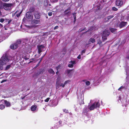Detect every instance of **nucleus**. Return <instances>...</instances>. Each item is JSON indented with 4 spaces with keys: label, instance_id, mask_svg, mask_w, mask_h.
I'll use <instances>...</instances> for the list:
<instances>
[{
    "label": "nucleus",
    "instance_id": "1",
    "mask_svg": "<svg viewBox=\"0 0 129 129\" xmlns=\"http://www.w3.org/2000/svg\"><path fill=\"white\" fill-rule=\"evenodd\" d=\"M8 57L6 54L3 55L0 60V70H2L3 69V65L6 63L7 62L9 61Z\"/></svg>",
    "mask_w": 129,
    "mask_h": 129
},
{
    "label": "nucleus",
    "instance_id": "2",
    "mask_svg": "<svg viewBox=\"0 0 129 129\" xmlns=\"http://www.w3.org/2000/svg\"><path fill=\"white\" fill-rule=\"evenodd\" d=\"M67 121L65 120L62 119L59 121L55 120L54 122V127L57 128L60 127L66 124Z\"/></svg>",
    "mask_w": 129,
    "mask_h": 129
},
{
    "label": "nucleus",
    "instance_id": "3",
    "mask_svg": "<svg viewBox=\"0 0 129 129\" xmlns=\"http://www.w3.org/2000/svg\"><path fill=\"white\" fill-rule=\"evenodd\" d=\"M14 3H3L2 5L3 8L6 10H11L14 6Z\"/></svg>",
    "mask_w": 129,
    "mask_h": 129
},
{
    "label": "nucleus",
    "instance_id": "4",
    "mask_svg": "<svg viewBox=\"0 0 129 129\" xmlns=\"http://www.w3.org/2000/svg\"><path fill=\"white\" fill-rule=\"evenodd\" d=\"M25 16L26 18L32 20L33 19V17L32 14L30 12H27L26 13Z\"/></svg>",
    "mask_w": 129,
    "mask_h": 129
},
{
    "label": "nucleus",
    "instance_id": "5",
    "mask_svg": "<svg viewBox=\"0 0 129 129\" xmlns=\"http://www.w3.org/2000/svg\"><path fill=\"white\" fill-rule=\"evenodd\" d=\"M40 20H37L34 19L31 22V24H32L31 26L34 27L35 26L36 24L40 23Z\"/></svg>",
    "mask_w": 129,
    "mask_h": 129
},
{
    "label": "nucleus",
    "instance_id": "6",
    "mask_svg": "<svg viewBox=\"0 0 129 129\" xmlns=\"http://www.w3.org/2000/svg\"><path fill=\"white\" fill-rule=\"evenodd\" d=\"M115 4L116 6H118V8H120L123 5L122 0H116L115 2Z\"/></svg>",
    "mask_w": 129,
    "mask_h": 129
},
{
    "label": "nucleus",
    "instance_id": "7",
    "mask_svg": "<svg viewBox=\"0 0 129 129\" xmlns=\"http://www.w3.org/2000/svg\"><path fill=\"white\" fill-rule=\"evenodd\" d=\"M41 16V13L38 11H36L34 14L35 18L36 19H39L40 18Z\"/></svg>",
    "mask_w": 129,
    "mask_h": 129
},
{
    "label": "nucleus",
    "instance_id": "8",
    "mask_svg": "<svg viewBox=\"0 0 129 129\" xmlns=\"http://www.w3.org/2000/svg\"><path fill=\"white\" fill-rule=\"evenodd\" d=\"M110 33V31L109 30L105 29L103 31L102 35L103 36L107 37L109 35Z\"/></svg>",
    "mask_w": 129,
    "mask_h": 129
},
{
    "label": "nucleus",
    "instance_id": "9",
    "mask_svg": "<svg viewBox=\"0 0 129 129\" xmlns=\"http://www.w3.org/2000/svg\"><path fill=\"white\" fill-rule=\"evenodd\" d=\"M97 44H99L100 47H101L103 46L104 45L102 43V41L101 40V39L99 37H97Z\"/></svg>",
    "mask_w": 129,
    "mask_h": 129
},
{
    "label": "nucleus",
    "instance_id": "10",
    "mask_svg": "<svg viewBox=\"0 0 129 129\" xmlns=\"http://www.w3.org/2000/svg\"><path fill=\"white\" fill-rule=\"evenodd\" d=\"M127 24V22L123 21H121L119 25L120 28H122L126 26Z\"/></svg>",
    "mask_w": 129,
    "mask_h": 129
},
{
    "label": "nucleus",
    "instance_id": "11",
    "mask_svg": "<svg viewBox=\"0 0 129 129\" xmlns=\"http://www.w3.org/2000/svg\"><path fill=\"white\" fill-rule=\"evenodd\" d=\"M18 47V45L16 43H14L10 45V47L12 49H16Z\"/></svg>",
    "mask_w": 129,
    "mask_h": 129
},
{
    "label": "nucleus",
    "instance_id": "12",
    "mask_svg": "<svg viewBox=\"0 0 129 129\" xmlns=\"http://www.w3.org/2000/svg\"><path fill=\"white\" fill-rule=\"evenodd\" d=\"M88 109L86 107H85L83 109L82 114L84 115H86L87 114Z\"/></svg>",
    "mask_w": 129,
    "mask_h": 129
},
{
    "label": "nucleus",
    "instance_id": "13",
    "mask_svg": "<svg viewBox=\"0 0 129 129\" xmlns=\"http://www.w3.org/2000/svg\"><path fill=\"white\" fill-rule=\"evenodd\" d=\"M1 101H4V103L5 105L7 107H10V106L11 105V103L9 102L7 100H2Z\"/></svg>",
    "mask_w": 129,
    "mask_h": 129
},
{
    "label": "nucleus",
    "instance_id": "14",
    "mask_svg": "<svg viewBox=\"0 0 129 129\" xmlns=\"http://www.w3.org/2000/svg\"><path fill=\"white\" fill-rule=\"evenodd\" d=\"M44 47V46L43 45H41L38 47V53L39 54H40L42 51V48H43Z\"/></svg>",
    "mask_w": 129,
    "mask_h": 129
},
{
    "label": "nucleus",
    "instance_id": "15",
    "mask_svg": "<svg viewBox=\"0 0 129 129\" xmlns=\"http://www.w3.org/2000/svg\"><path fill=\"white\" fill-rule=\"evenodd\" d=\"M95 42V39L92 38H90L88 40V44H90L91 43V42L92 43H94Z\"/></svg>",
    "mask_w": 129,
    "mask_h": 129
},
{
    "label": "nucleus",
    "instance_id": "16",
    "mask_svg": "<svg viewBox=\"0 0 129 129\" xmlns=\"http://www.w3.org/2000/svg\"><path fill=\"white\" fill-rule=\"evenodd\" d=\"M114 17L113 15L110 16H108L105 19V22H108L110 19L113 18Z\"/></svg>",
    "mask_w": 129,
    "mask_h": 129
},
{
    "label": "nucleus",
    "instance_id": "17",
    "mask_svg": "<svg viewBox=\"0 0 129 129\" xmlns=\"http://www.w3.org/2000/svg\"><path fill=\"white\" fill-rule=\"evenodd\" d=\"M109 30L112 33L114 34L116 33V29L115 28L110 27L109 28Z\"/></svg>",
    "mask_w": 129,
    "mask_h": 129
},
{
    "label": "nucleus",
    "instance_id": "18",
    "mask_svg": "<svg viewBox=\"0 0 129 129\" xmlns=\"http://www.w3.org/2000/svg\"><path fill=\"white\" fill-rule=\"evenodd\" d=\"M48 71L50 74H52L53 75H54L55 74V72L52 68L49 69Z\"/></svg>",
    "mask_w": 129,
    "mask_h": 129
},
{
    "label": "nucleus",
    "instance_id": "19",
    "mask_svg": "<svg viewBox=\"0 0 129 129\" xmlns=\"http://www.w3.org/2000/svg\"><path fill=\"white\" fill-rule=\"evenodd\" d=\"M95 108V104L94 103L90 106L89 108V109L90 110H93Z\"/></svg>",
    "mask_w": 129,
    "mask_h": 129
},
{
    "label": "nucleus",
    "instance_id": "20",
    "mask_svg": "<svg viewBox=\"0 0 129 129\" xmlns=\"http://www.w3.org/2000/svg\"><path fill=\"white\" fill-rule=\"evenodd\" d=\"M37 108V106L35 105H34L32 106L31 108V111H34L36 110Z\"/></svg>",
    "mask_w": 129,
    "mask_h": 129
},
{
    "label": "nucleus",
    "instance_id": "21",
    "mask_svg": "<svg viewBox=\"0 0 129 129\" xmlns=\"http://www.w3.org/2000/svg\"><path fill=\"white\" fill-rule=\"evenodd\" d=\"M102 41L104 42L107 39V37L105 36H103L102 35Z\"/></svg>",
    "mask_w": 129,
    "mask_h": 129
},
{
    "label": "nucleus",
    "instance_id": "22",
    "mask_svg": "<svg viewBox=\"0 0 129 129\" xmlns=\"http://www.w3.org/2000/svg\"><path fill=\"white\" fill-rule=\"evenodd\" d=\"M35 10V9L34 7H31L29 9V11L28 12H30L31 13L32 12H34Z\"/></svg>",
    "mask_w": 129,
    "mask_h": 129
},
{
    "label": "nucleus",
    "instance_id": "23",
    "mask_svg": "<svg viewBox=\"0 0 129 129\" xmlns=\"http://www.w3.org/2000/svg\"><path fill=\"white\" fill-rule=\"evenodd\" d=\"M100 106V104L99 102H97L95 104V108H99Z\"/></svg>",
    "mask_w": 129,
    "mask_h": 129
},
{
    "label": "nucleus",
    "instance_id": "24",
    "mask_svg": "<svg viewBox=\"0 0 129 129\" xmlns=\"http://www.w3.org/2000/svg\"><path fill=\"white\" fill-rule=\"evenodd\" d=\"M71 8L69 7L68 9L66 10L64 12V14L65 15H67L69 14L70 13V12H67V11L69 10H70Z\"/></svg>",
    "mask_w": 129,
    "mask_h": 129
},
{
    "label": "nucleus",
    "instance_id": "25",
    "mask_svg": "<svg viewBox=\"0 0 129 129\" xmlns=\"http://www.w3.org/2000/svg\"><path fill=\"white\" fill-rule=\"evenodd\" d=\"M5 108V105L3 104H1L0 105V109L1 110H3Z\"/></svg>",
    "mask_w": 129,
    "mask_h": 129
},
{
    "label": "nucleus",
    "instance_id": "26",
    "mask_svg": "<svg viewBox=\"0 0 129 129\" xmlns=\"http://www.w3.org/2000/svg\"><path fill=\"white\" fill-rule=\"evenodd\" d=\"M21 40L20 39H18L17 40L16 43L18 44H21Z\"/></svg>",
    "mask_w": 129,
    "mask_h": 129
},
{
    "label": "nucleus",
    "instance_id": "27",
    "mask_svg": "<svg viewBox=\"0 0 129 129\" xmlns=\"http://www.w3.org/2000/svg\"><path fill=\"white\" fill-rule=\"evenodd\" d=\"M86 29V28L85 27L84 28L82 29H79L78 31V33H80L81 32L85 30Z\"/></svg>",
    "mask_w": 129,
    "mask_h": 129
},
{
    "label": "nucleus",
    "instance_id": "28",
    "mask_svg": "<svg viewBox=\"0 0 129 129\" xmlns=\"http://www.w3.org/2000/svg\"><path fill=\"white\" fill-rule=\"evenodd\" d=\"M11 66L10 64L8 65L6 67V70H8L11 67Z\"/></svg>",
    "mask_w": 129,
    "mask_h": 129
},
{
    "label": "nucleus",
    "instance_id": "29",
    "mask_svg": "<svg viewBox=\"0 0 129 129\" xmlns=\"http://www.w3.org/2000/svg\"><path fill=\"white\" fill-rule=\"evenodd\" d=\"M68 67L70 68H72L74 67V65L73 64H69L68 65Z\"/></svg>",
    "mask_w": 129,
    "mask_h": 129
},
{
    "label": "nucleus",
    "instance_id": "30",
    "mask_svg": "<svg viewBox=\"0 0 129 129\" xmlns=\"http://www.w3.org/2000/svg\"><path fill=\"white\" fill-rule=\"evenodd\" d=\"M112 9L114 11H117L118 10V9L115 7H112Z\"/></svg>",
    "mask_w": 129,
    "mask_h": 129
},
{
    "label": "nucleus",
    "instance_id": "31",
    "mask_svg": "<svg viewBox=\"0 0 129 129\" xmlns=\"http://www.w3.org/2000/svg\"><path fill=\"white\" fill-rule=\"evenodd\" d=\"M69 62L71 63L72 64H73V65L76 63V61L75 60H71Z\"/></svg>",
    "mask_w": 129,
    "mask_h": 129
},
{
    "label": "nucleus",
    "instance_id": "32",
    "mask_svg": "<svg viewBox=\"0 0 129 129\" xmlns=\"http://www.w3.org/2000/svg\"><path fill=\"white\" fill-rule=\"evenodd\" d=\"M22 11H20V12L18 14H16V16L17 17H19L20 15L22 13Z\"/></svg>",
    "mask_w": 129,
    "mask_h": 129
},
{
    "label": "nucleus",
    "instance_id": "33",
    "mask_svg": "<svg viewBox=\"0 0 129 129\" xmlns=\"http://www.w3.org/2000/svg\"><path fill=\"white\" fill-rule=\"evenodd\" d=\"M84 104V102L83 100H82L81 99V101H80V105H81L83 104Z\"/></svg>",
    "mask_w": 129,
    "mask_h": 129
},
{
    "label": "nucleus",
    "instance_id": "34",
    "mask_svg": "<svg viewBox=\"0 0 129 129\" xmlns=\"http://www.w3.org/2000/svg\"><path fill=\"white\" fill-rule=\"evenodd\" d=\"M63 111L66 113H67L69 112L68 110L66 109H64L63 110Z\"/></svg>",
    "mask_w": 129,
    "mask_h": 129
},
{
    "label": "nucleus",
    "instance_id": "35",
    "mask_svg": "<svg viewBox=\"0 0 129 129\" xmlns=\"http://www.w3.org/2000/svg\"><path fill=\"white\" fill-rule=\"evenodd\" d=\"M86 84L87 85H89L90 84V82L89 81H87L86 82Z\"/></svg>",
    "mask_w": 129,
    "mask_h": 129
},
{
    "label": "nucleus",
    "instance_id": "36",
    "mask_svg": "<svg viewBox=\"0 0 129 129\" xmlns=\"http://www.w3.org/2000/svg\"><path fill=\"white\" fill-rule=\"evenodd\" d=\"M72 70H67V74L68 75L72 71Z\"/></svg>",
    "mask_w": 129,
    "mask_h": 129
},
{
    "label": "nucleus",
    "instance_id": "37",
    "mask_svg": "<svg viewBox=\"0 0 129 129\" xmlns=\"http://www.w3.org/2000/svg\"><path fill=\"white\" fill-rule=\"evenodd\" d=\"M92 27H90V28L88 29L87 31H86L85 33H86L88 32L89 31H90L92 30Z\"/></svg>",
    "mask_w": 129,
    "mask_h": 129
},
{
    "label": "nucleus",
    "instance_id": "38",
    "mask_svg": "<svg viewBox=\"0 0 129 129\" xmlns=\"http://www.w3.org/2000/svg\"><path fill=\"white\" fill-rule=\"evenodd\" d=\"M5 21V19L3 18H1L0 19V22L2 23L3 22Z\"/></svg>",
    "mask_w": 129,
    "mask_h": 129
},
{
    "label": "nucleus",
    "instance_id": "39",
    "mask_svg": "<svg viewBox=\"0 0 129 129\" xmlns=\"http://www.w3.org/2000/svg\"><path fill=\"white\" fill-rule=\"evenodd\" d=\"M50 99V98H48L45 100V101L46 102H48L49 101Z\"/></svg>",
    "mask_w": 129,
    "mask_h": 129
},
{
    "label": "nucleus",
    "instance_id": "40",
    "mask_svg": "<svg viewBox=\"0 0 129 129\" xmlns=\"http://www.w3.org/2000/svg\"><path fill=\"white\" fill-rule=\"evenodd\" d=\"M52 13L51 12H49L48 13V15L49 16H51L52 15Z\"/></svg>",
    "mask_w": 129,
    "mask_h": 129
},
{
    "label": "nucleus",
    "instance_id": "41",
    "mask_svg": "<svg viewBox=\"0 0 129 129\" xmlns=\"http://www.w3.org/2000/svg\"><path fill=\"white\" fill-rule=\"evenodd\" d=\"M70 81L69 80H67L64 83V84L65 85L68 83L70 82Z\"/></svg>",
    "mask_w": 129,
    "mask_h": 129
},
{
    "label": "nucleus",
    "instance_id": "42",
    "mask_svg": "<svg viewBox=\"0 0 129 129\" xmlns=\"http://www.w3.org/2000/svg\"><path fill=\"white\" fill-rule=\"evenodd\" d=\"M60 65H59L57 66L56 67V69L58 71V70L60 68Z\"/></svg>",
    "mask_w": 129,
    "mask_h": 129
},
{
    "label": "nucleus",
    "instance_id": "43",
    "mask_svg": "<svg viewBox=\"0 0 129 129\" xmlns=\"http://www.w3.org/2000/svg\"><path fill=\"white\" fill-rule=\"evenodd\" d=\"M44 5L46 7L47 6V5H48V4L47 1L46 2H45L44 3Z\"/></svg>",
    "mask_w": 129,
    "mask_h": 129
},
{
    "label": "nucleus",
    "instance_id": "44",
    "mask_svg": "<svg viewBox=\"0 0 129 129\" xmlns=\"http://www.w3.org/2000/svg\"><path fill=\"white\" fill-rule=\"evenodd\" d=\"M12 20L11 19H10V20H9L8 21V23L7 24H9L12 21Z\"/></svg>",
    "mask_w": 129,
    "mask_h": 129
},
{
    "label": "nucleus",
    "instance_id": "45",
    "mask_svg": "<svg viewBox=\"0 0 129 129\" xmlns=\"http://www.w3.org/2000/svg\"><path fill=\"white\" fill-rule=\"evenodd\" d=\"M65 85L64 84H64H63V83H61V84H60V86H61L62 87H64Z\"/></svg>",
    "mask_w": 129,
    "mask_h": 129
},
{
    "label": "nucleus",
    "instance_id": "46",
    "mask_svg": "<svg viewBox=\"0 0 129 129\" xmlns=\"http://www.w3.org/2000/svg\"><path fill=\"white\" fill-rule=\"evenodd\" d=\"M30 60H31L32 61H30L29 62V63H30L31 62H33V61H34L35 60V59L34 58H32L31 59H30Z\"/></svg>",
    "mask_w": 129,
    "mask_h": 129
},
{
    "label": "nucleus",
    "instance_id": "47",
    "mask_svg": "<svg viewBox=\"0 0 129 129\" xmlns=\"http://www.w3.org/2000/svg\"><path fill=\"white\" fill-rule=\"evenodd\" d=\"M74 18V23H75L76 22V16H74L73 17Z\"/></svg>",
    "mask_w": 129,
    "mask_h": 129
},
{
    "label": "nucleus",
    "instance_id": "48",
    "mask_svg": "<svg viewBox=\"0 0 129 129\" xmlns=\"http://www.w3.org/2000/svg\"><path fill=\"white\" fill-rule=\"evenodd\" d=\"M43 58L42 57L41 58H39V59L40 60L39 61V63H40L41 61L42 60Z\"/></svg>",
    "mask_w": 129,
    "mask_h": 129
},
{
    "label": "nucleus",
    "instance_id": "49",
    "mask_svg": "<svg viewBox=\"0 0 129 129\" xmlns=\"http://www.w3.org/2000/svg\"><path fill=\"white\" fill-rule=\"evenodd\" d=\"M85 49L83 50L82 51V55L83 53H84L85 52Z\"/></svg>",
    "mask_w": 129,
    "mask_h": 129
},
{
    "label": "nucleus",
    "instance_id": "50",
    "mask_svg": "<svg viewBox=\"0 0 129 129\" xmlns=\"http://www.w3.org/2000/svg\"><path fill=\"white\" fill-rule=\"evenodd\" d=\"M58 27H59L58 26H55V27H54V29L55 30V29H58Z\"/></svg>",
    "mask_w": 129,
    "mask_h": 129
},
{
    "label": "nucleus",
    "instance_id": "51",
    "mask_svg": "<svg viewBox=\"0 0 129 129\" xmlns=\"http://www.w3.org/2000/svg\"><path fill=\"white\" fill-rule=\"evenodd\" d=\"M7 81V80H6V79L3 80L1 81V83H2L4 82H6Z\"/></svg>",
    "mask_w": 129,
    "mask_h": 129
},
{
    "label": "nucleus",
    "instance_id": "52",
    "mask_svg": "<svg viewBox=\"0 0 129 129\" xmlns=\"http://www.w3.org/2000/svg\"><path fill=\"white\" fill-rule=\"evenodd\" d=\"M81 56L80 54H79L78 56L77 57V58L79 59H81Z\"/></svg>",
    "mask_w": 129,
    "mask_h": 129
},
{
    "label": "nucleus",
    "instance_id": "53",
    "mask_svg": "<svg viewBox=\"0 0 129 129\" xmlns=\"http://www.w3.org/2000/svg\"><path fill=\"white\" fill-rule=\"evenodd\" d=\"M40 63H39V62L38 63V64H37L36 66H35V68H36L38 67L39 66V64H40Z\"/></svg>",
    "mask_w": 129,
    "mask_h": 129
},
{
    "label": "nucleus",
    "instance_id": "54",
    "mask_svg": "<svg viewBox=\"0 0 129 129\" xmlns=\"http://www.w3.org/2000/svg\"><path fill=\"white\" fill-rule=\"evenodd\" d=\"M74 16H76V13H73L72 14Z\"/></svg>",
    "mask_w": 129,
    "mask_h": 129
},
{
    "label": "nucleus",
    "instance_id": "55",
    "mask_svg": "<svg viewBox=\"0 0 129 129\" xmlns=\"http://www.w3.org/2000/svg\"><path fill=\"white\" fill-rule=\"evenodd\" d=\"M3 25L1 23H0V28H1L3 27Z\"/></svg>",
    "mask_w": 129,
    "mask_h": 129
},
{
    "label": "nucleus",
    "instance_id": "56",
    "mask_svg": "<svg viewBox=\"0 0 129 129\" xmlns=\"http://www.w3.org/2000/svg\"><path fill=\"white\" fill-rule=\"evenodd\" d=\"M4 28L5 30H7L8 27L5 26H4Z\"/></svg>",
    "mask_w": 129,
    "mask_h": 129
},
{
    "label": "nucleus",
    "instance_id": "57",
    "mask_svg": "<svg viewBox=\"0 0 129 129\" xmlns=\"http://www.w3.org/2000/svg\"><path fill=\"white\" fill-rule=\"evenodd\" d=\"M3 1L7 2L9 1L10 0H2Z\"/></svg>",
    "mask_w": 129,
    "mask_h": 129
},
{
    "label": "nucleus",
    "instance_id": "58",
    "mask_svg": "<svg viewBox=\"0 0 129 129\" xmlns=\"http://www.w3.org/2000/svg\"><path fill=\"white\" fill-rule=\"evenodd\" d=\"M9 19H6L5 20L6 21V22H7L8 20H9Z\"/></svg>",
    "mask_w": 129,
    "mask_h": 129
},
{
    "label": "nucleus",
    "instance_id": "59",
    "mask_svg": "<svg viewBox=\"0 0 129 129\" xmlns=\"http://www.w3.org/2000/svg\"><path fill=\"white\" fill-rule=\"evenodd\" d=\"M53 2H57L58 1V0H53Z\"/></svg>",
    "mask_w": 129,
    "mask_h": 129
},
{
    "label": "nucleus",
    "instance_id": "60",
    "mask_svg": "<svg viewBox=\"0 0 129 129\" xmlns=\"http://www.w3.org/2000/svg\"><path fill=\"white\" fill-rule=\"evenodd\" d=\"M122 86H121L118 89V90H120V89L121 88V87H122Z\"/></svg>",
    "mask_w": 129,
    "mask_h": 129
},
{
    "label": "nucleus",
    "instance_id": "61",
    "mask_svg": "<svg viewBox=\"0 0 129 129\" xmlns=\"http://www.w3.org/2000/svg\"><path fill=\"white\" fill-rule=\"evenodd\" d=\"M24 59L25 60H27L29 59V58L27 57H26Z\"/></svg>",
    "mask_w": 129,
    "mask_h": 129
},
{
    "label": "nucleus",
    "instance_id": "62",
    "mask_svg": "<svg viewBox=\"0 0 129 129\" xmlns=\"http://www.w3.org/2000/svg\"><path fill=\"white\" fill-rule=\"evenodd\" d=\"M2 12H1V11L0 10V16H2Z\"/></svg>",
    "mask_w": 129,
    "mask_h": 129
},
{
    "label": "nucleus",
    "instance_id": "63",
    "mask_svg": "<svg viewBox=\"0 0 129 129\" xmlns=\"http://www.w3.org/2000/svg\"><path fill=\"white\" fill-rule=\"evenodd\" d=\"M46 53H45L44 54V55L42 57V58H43L46 55Z\"/></svg>",
    "mask_w": 129,
    "mask_h": 129
},
{
    "label": "nucleus",
    "instance_id": "64",
    "mask_svg": "<svg viewBox=\"0 0 129 129\" xmlns=\"http://www.w3.org/2000/svg\"><path fill=\"white\" fill-rule=\"evenodd\" d=\"M66 53L65 52V51H64V52H63L62 53V54H65Z\"/></svg>",
    "mask_w": 129,
    "mask_h": 129
}]
</instances>
